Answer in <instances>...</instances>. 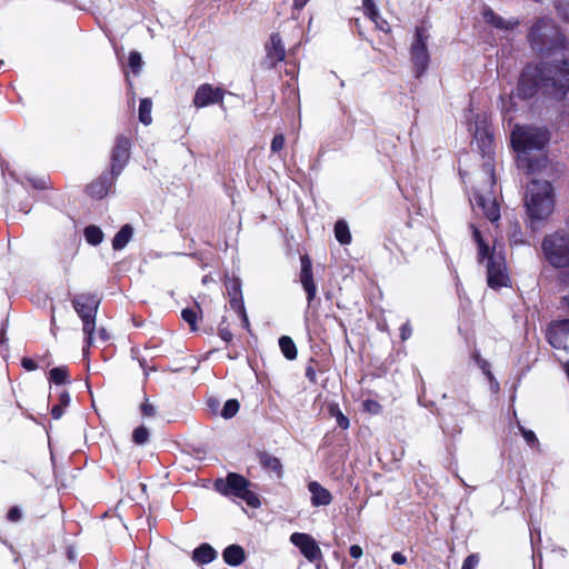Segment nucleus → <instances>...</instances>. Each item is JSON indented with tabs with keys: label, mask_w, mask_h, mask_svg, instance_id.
Instances as JSON below:
<instances>
[{
	"label": "nucleus",
	"mask_w": 569,
	"mask_h": 569,
	"mask_svg": "<svg viewBox=\"0 0 569 569\" xmlns=\"http://www.w3.org/2000/svg\"><path fill=\"white\" fill-rule=\"evenodd\" d=\"M226 289L229 297L230 307L234 309H242L244 306L242 290H241V281L238 278L228 279L226 282Z\"/></svg>",
	"instance_id": "6ab92c4d"
},
{
	"label": "nucleus",
	"mask_w": 569,
	"mask_h": 569,
	"mask_svg": "<svg viewBox=\"0 0 569 569\" xmlns=\"http://www.w3.org/2000/svg\"><path fill=\"white\" fill-rule=\"evenodd\" d=\"M541 249L546 260L553 268L569 267V236L563 232H553L547 234L542 242Z\"/></svg>",
	"instance_id": "423d86ee"
},
{
	"label": "nucleus",
	"mask_w": 569,
	"mask_h": 569,
	"mask_svg": "<svg viewBox=\"0 0 569 569\" xmlns=\"http://www.w3.org/2000/svg\"><path fill=\"white\" fill-rule=\"evenodd\" d=\"M234 311L241 317L243 328L249 330L250 322H249L244 306L242 307V309H234Z\"/></svg>",
	"instance_id": "603ef678"
},
{
	"label": "nucleus",
	"mask_w": 569,
	"mask_h": 569,
	"mask_svg": "<svg viewBox=\"0 0 569 569\" xmlns=\"http://www.w3.org/2000/svg\"><path fill=\"white\" fill-rule=\"evenodd\" d=\"M526 212L530 224L547 220L555 211L556 192L548 180L532 179L527 184Z\"/></svg>",
	"instance_id": "7ed1b4c3"
},
{
	"label": "nucleus",
	"mask_w": 569,
	"mask_h": 569,
	"mask_svg": "<svg viewBox=\"0 0 569 569\" xmlns=\"http://www.w3.org/2000/svg\"><path fill=\"white\" fill-rule=\"evenodd\" d=\"M428 30L423 26L415 29L413 41L410 47V59L413 64L416 78H420L428 69L430 56L428 51Z\"/></svg>",
	"instance_id": "0eeeda50"
},
{
	"label": "nucleus",
	"mask_w": 569,
	"mask_h": 569,
	"mask_svg": "<svg viewBox=\"0 0 569 569\" xmlns=\"http://www.w3.org/2000/svg\"><path fill=\"white\" fill-rule=\"evenodd\" d=\"M21 510L18 507H13L8 512V519L10 521L17 522L21 519Z\"/></svg>",
	"instance_id": "3c124183"
},
{
	"label": "nucleus",
	"mask_w": 569,
	"mask_h": 569,
	"mask_svg": "<svg viewBox=\"0 0 569 569\" xmlns=\"http://www.w3.org/2000/svg\"><path fill=\"white\" fill-rule=\"evenodd\" d=\"M472 359L479 369L489 378H492L490 363L483 359L478 350L472 352Z\"/></svg>",
	"instance_id": "72a5a7b5"
},
{
	"label": "nucleus",
	"mask_w": 569,
	"mask_h": 569,
	"mask_svg": "<svg viewBox=\"0 0 569 569\" xmlns=\"http://www.w3.org/2000/svg\"><path fill=\"white\" fill-rule=\"evenodd\" d=\"M140 412H141V415L143 417H154L156 416V408L149 401V399L146 398V400L140 406Z\"/></svg>",
	"instance_id": "37998d69"
},
{
	"label": "nucleus",
	"mask_w": 569,
	"mask_h": 569,
	"mask_svg": "<svg viewBox=\"0 0 569 569\" xmlns=\"http://www.w3.org/2000/svg\"><path fill=\"white\" fill-rule=\"evenodd\" d=\"M21 366L27 371H33V370H36L38 368V363L32 358H28V357H23L21 359Z\"/></svg>",
	"instance_id": "de8ad7c7"
},
{
	"label": "nucleus",
	"mask_w": 569,
	"mask_h": 569,
	"mask_svg": "<svg viewBox=\"0 0 569 569\" xmlns=\"http://www.w3.org/2000/svg\"><path fill=\"white\" fill-rule=\"evenodd\" d=\"M482 17L486 23H489L499 30H513L519 26L518 19L505 20L501 16L497 14L490 7L483 8Z\"/></svg>",
	"instance_id": "a211bd4d"
},
{
	"label": "nucleus",
	"mask_w": 569,
	"mask_h": 569,
	"mask_svg": "<svg viewBox=\"0 0 569 569\" xmlns=\"http://www.w3.org/2000/svg\"><path fill=\"white\" fill-rule=\"evenodd\" d=\"M309 0H292V9L300 11L305 8Z\"/></svg>",
	"instance_id": "13d9d810"
},
{
	"label": "nucleus",
	"mask_w": 569,
	"mask_h": 569,
	"mask_svg": "<svg viewBox=\"0 0 569 569\" xmlns=\"http://www.w3.org/2000/svg\"><path fill=\"white\" fill-rule=\"evenodd\" d=\"M279 347L283 357L288 360H295L298 356V350L295 341L289 336L279 338Z\"/></svg>",
	"instance_id": "393cba45"
},
{
	"label": "nucleus",
	"mask_w": 569,
	"mask_h": 569,
	"mask_svg": "<svg viewBox=\"0 0 569 569\" xmlns=\"http://www.w3.org/2000/svg\"><path fill=\"white\" fill-rule=\"evenodd\" d=\"M478 246V257L479 261H482L485 258L493 257V254H490V248L486 241L480 242Z\"/></svg>",
	"instance_id": "a18cd8bd"
},
{
	"label": "nucleus",
	"mask_w": 569,
	"mask_h": 569,
	"mask_svg": "<svg viewBox=\"0 0 569 569\" xmlns=\"http://www.w3.org/2000/svg\"><path fill=\"white\" fill-rule=\"evenodd\" d=\"M70 403V395L68 392V390L63 389L60 393H59V402L58 405H61L63 406L64 408L68 407Z\"/></svg>",
	"instance_id": "864d4df0"
},
{
	"label": "nucleus",
	"mask_w": 569,
	"mask_h": 569,
	"mask_svg": "<svg viewBox=\"0 0 569 569\" xmlns=\"http://www.w3.org/2000/svg\"><path fill=\"white\" fill-rule=\"evenodd\" d=\"M49 381L54 385L70 383V373L67 366L52 368L49 372Z\"/></svg>",
	"instance_id": "a878e982"
},
{
	"label": "nucleus",
	"mask_w": 569,
	"mask_h": 569,
	"mask_svg": "<svg viewBox=\"0 0 569 569\" xmlns=\"http://www.w3.org/2000/svg\"><path fill=\"white\" fill-rule=\"evenodd\" d=\"M308 489L312 495L311 498H331L330 492L317 481H310Z\"/></svg>",
	"instance_id": "f704fd0d"
},
{
	"label": "nucleus",
	"mask_w": 569,
	"mask_h": 569,
	"mask_svg": "<svg viewBox=\"0 0 569 569\" xmlns=\"http://www.w3.org/2000/svg\"><path fill=\"white\" fill-rule=\"evenodd\" d=\"M98 337L99 339L102 341V342H107L109 340V333L108 331L106 330V328L101 327L99 330H98Z\"/></svg>",
	"instance_id": "bf43d9fd"
},
{
	"label": "nucleus",
	"mask_w": 569,
	"mask_h": 569,
	"mask_svg": "<svg viewBox=\"0 0 569 569\" xmlns=\"http://www.w3.org/2000/svg\"><path fill=\"white\" fill-rule=\"evenodd\" d=\"M476 139L483 156L490 154L493 151L495 138L490 131L477 129Z\"/></svg>",
	"instance_id": "4be33fe9"
},
{
	"label": "nucleus",
	"mask_w": 569,
	"mask_h": 569,
	"mask_svg": "<svg viewBox=\"0 0 569 569\" xmlns=\"http://www.w3.org/2000/svg\"><path fill=\"white\" fill-rule=\"evenodd\" d=\"M483 170L487 174V187L483 190L475 189L472 201L488 220L497 222L500 219V208L493 196V187L496 184L495 168L487 162L483 164Z\"/></svg>",
	"instance_id": "39448f33"
},
{
	"label": "nucleus",
	"mask_w": 569,
	"mask_h": 569,
	"mask_svg": "<svg viewBox=\"0 0 569 569\" xmlns=\"http://www.w3.org/2000/svg\"><path fill=\"white\" fill-rule=\"evenodd\" d=\"M83 236L86 241L91 246H98L103 240V232L102 230L94 224H90L84 228Z\"/></svg>",
	"instance_id": "bb28decb"
},
{
	"label": "nucleus",
	"mask_w": 569,
	"mask_h": 569,
	"mask_svg": "<svg viewBox=\"0 0 569 569\" xmlns=\"http://www.w3.org/2000/svg\"><path fill=\"white\" fill-rule=\"evenodd\" d=\"M290 541L311 562L322 557L317 541L308 533L295 532L290 536Z\"/></svg>",
	"instance_id": "4468645a"
},
{
	"label": "nucleus",
	"mask_w": 569,
	"mask_h": 569,
	"mask_svg": "<svg viewBox=\"0 0 569 569\" xmlns=\"http://www.w3.org/2000/svg\"><path fill=\"white\" fill-rule=\"evenodd\" d=\"M131 139L127 136L119 134L116 138L114 146L111 150L110 171L120 176L127 166L131 154Z\"/></svg>",
	"instance_id": "1a4fd4ad"
},
{
	"label": "nucleus",
	"mask_w": 569,
	"mask_h": 569,
	"mask_svg": "<svg viewBox=\"0 0 569 569\" xmlns=\"http://www.w3.org/2000/svg\"><path fill=\"white\" fill-rule=\"evenodd\" d=\"M150 432L147 427L139 426L132 432V442L137 446H143L149 441Z\"/></svg>",
	"instance_id": "2f4dec72"
},
{
	"label": "nucleus",
	"mask_w": 569,
	"mask_h": 569,
	"mask_svg": "<svg viewBox=\"0 0 569 569\" xmlns=\"http://www.w3.org/2000/svg\"><path fill=\"white\" fill-rule=\"evenodd\" d=\"M72 307L82 320V331L84 335L83 353L91 347L94 340L96 319L101 297L93 292H82L76 295L71 300Z\"/></svg>",
	"instance_id": "20e7f679"
},
{
	"label": "nucleus",
	"mask_w": 569,
	"mask_h": 569,
	"mask_svg": "<svg viewBox=\"0 0 569 569\" xmlns=\"http://www.w3.org/2000/svg\"><path fill=\"white\" fill-rule=\"evenodd\" d=\"M63 413H64V407L63 406L58 405V403L52 406V408H51V417L54 420L60 419L63 416Z\"/></svg>",
	"instance_id": "8fccbe9b"
},
{
	"label": "nucleus",
	"mask_w": 569,
	"mask_h": 569,
	"mask_svg": "<svg viewBox=\"0 0 569 569\" xmlns=\"http://www.w3.org/2000/svg\"><path fill=\"white\" fill-rule=\"evenodd\" d=\"M128 66L133 74L138 76L140 73L143 66V61L141 54L138 51L132 50L129 52Z\"/></svg>",
	"instance_id": "7c9ffc66"
},
{
	"label": "nucleus",
	"mask_w": 569,
	"mask_h": 569,
	"mask_svg": "<svg viewBox=\"0 0 569 569\" xmlns=\"http://www.w3.org/2000/svg\"><path fill=\"white\" fill-rule=\"evenodd\" d=\"M527 41L540 57H551L560 51H569V40L561 28L550 18H538L530 27Z\"/></svg>",
	"instance_id": "f03ea898"
},
{
	"label": "nucleus",
	"mask_w": 569,
	"mask_h": 569,
	"mask_svg": "<svg viewBox=\"0 0 569 569\" xmlns=\"http://www.w3.org/2000/svg\"><path fill=\"white\" fill-rule=\"evenodd\" d=\"M218 336L222 341L226 343H231L233 340V333L229 329V327L226 325V318L223 317L221 322L218 326Z\"/></svg>",
	"instance_id": "c9c22d12"
},
{
	"label": "nucleus",
	"mask_w": 569,
	"mask_h": 569,
	"mask_svg": "<svg viewBox=\"0 0 569 569\" xmlns=\"http://www.w3.org/2000/svg\"><path fill=\"white\" fill-rule=\"evenodd\" d=\"M350 556L355 559H359L362 556V548L358 545L350 547Z\"/></svg>",
	"instance_id": "5fc2aeb1"
},
{
	"label": "nucleus",
	"mask_w": 569,
	"mask_h": 569,
	"mask_svg": "<svg viewBox=\"0 0 569 569\" xmlns=\"http://www.w3.org/2000/svg\"><path fill=\"white\" fill-rule=\"evenodd\" d=\"M198 310H200L197 305L196 308H184L181 311L182 319L190 326L191 331H197V320H198Z\"/></svg>",
	"instance_id": "c756f323"
},
{
	"label": "nucleus",
	"mask_w": 569,
	"mask_h": 569,
	"mask_svg": "<svg viewBox=\"0 0 569 569\" xmlns=\"http://www.w3.org/2000/svg\"><path fill=\"white\" fill-rule=\"evenodd\" d=\"M472 236L477 244L485 241L480 230L476 227H473Z\"/></svg>",
	"instance_id": "052dcab7"
},
{
	"label": "nucleus",
	"mask_w": 569,
	"mask_h": 569,
	"mask_svg": "<svg viewBox=\"0 0 569 569\" xmlns=\"http://www.w3.org/2000/svg\"><path fill=\"white\" fill-rule=\"evenodd\" d=\"M328 412L331 417L336 418L338 427H340L343 430L349 428V418L346 415H343L338 403H330L328 406Z\"/></svg>",
	"instance_id": "c85d7f7f"
},
{
	"label": "nucleus",
	"mask_w": 569,
	"mask_h": 569,
	"mask_svg": "<svg viewBox=\"0 0 569 569\" xmlns=\"http://www.w3.org/2000/svg\"><path fill=\"white\" fill-rule=\"evenodd\" d=\"M31 183L36 189H39V190H44L48 188V183L44 179H34V180H31Z\"/></svg>",
	"instance_id": "6e6d98bb"
},
{
	"label": "nucleus",
	"mask_w": 569,
	"mask_h": 569,
	"mask_svg": "<svg viewBox=\"0 0 569 569\" xmlns=\"http://www.w3.org/2000/svg\"><path fill=\"white\" fill-rule=\"evenodd\" d=\"M331 317L333 320L338 321L337 316H327V318Z\"/></svg>",
	"instance_id": "774afa93"
},
{
	"label": "nucleus",
	"mask_w": 569,
	"mask_h": 569,
	"mask_svg": "<svg viewBox=\"0 0 569 569\" xmlns=\"http://www.w3.org/2000/svg\"><path fill=\"white\" fill-rule=\"evenodd\" d=\"M244 502H246V506H241V508L249 516H251L249 512V509H256L261 506V500H244Z\"/></svg>",
	"instance_id": "09e8293b"
},
{
	"label": "nucleus",
	"mask_w": 569,
	"mask_h": 569,
	"mask_svg": "<svg viewBox=\"0 0 569 569\" xmlns=\"http://www.w3.org/2000/svg\"><path fill=\"white\" fill-rule=\"evenodd\" d=\"M152 101L150 98H143L139 104V120L144 126H149L152 122Z\"/></svg>",
	"instance_id": "cd10ccee"
},
{
	"label": "nucleus",
	"mask_w": 569,
	"mask_h": 569,
	"mask_svg": "<svg viewBox=\"0 0 569 569\" xmlns=\"http://www.w3.org/2000/svg\"><path fill=\"white\" fill-rule=\"evenodd\" d=\"M266 63L269 69H274L278 63L286 59V47L283 44L281 34L272 32L269 41L264 44Z\"/></svg>",
	"instance_id": "ddd939ff"
},
{
	"label": "nucleus",
	"mask_w": 569,
	"mask_h": 569,
	"mask_svg": "<svg viewBox=\"0 0 569 569\" xmlns=\"http://www.w3.org/2000/svg\"><path fill=\"white\" fill-rule=\"evenodd\" d=\"M412 335V328L409 323V321L405 322L401 327H400V338L402 341H406L407 339H409Z\"/></svg>",
	"instance_id": "49530a36"
},
{
	"label": "nucleus",
	"mask_w": 569,
	"mask_h": 569,
	"mask_svg": "<svg viewBox=\"0 0 569 569\" xmlns=\"http://www.w3.org/2000/svg\"><path fill=\"white\" fill-rule=\"evenodd\" d=\"M223 561L232 567L240 566L246 560V553L241 546L230 545L222 552Z\"/></svg>",
	"instance_id": "aec40b11"
},
{
	"label": "nucleus",
	"mask_w": 569,
	"mask_h": 569,
	"mask_svg": "<svg viewBox=\"0 0 569 569\" xmlns=\"http://www.w3.org/2000/svg\"><path fill=\"white\" fill-rule=\"evenodd\" d=\"M392 561L397 565H405L407 561V558L401 552H395L392 555Z\"/></svg>",
	"instance_id": "4d7b16f0"
},
{
	"label": "nucleus",
	"mask_w": 569,
	"mask_h": 569,
	"mask_svg": "<svg viewBox=\"0 0 569 569\" xmlns=\"http://www.w3.org/2000/svg\"><path fill=\"white\" fill-rule=\"evenodd\" d=\"M219 402L216 400V399H209L208 400V406L212 409H214L216 407H218Z\"/></svg>",
	"instance_id": "e2e57ef3"
},
{
	"label": "nucleus",
	"mask_w": 569,
	"mask_h": 569,
	"mask_svg": "<svg viewBox=\"0 0 569 569\" xmlns=\"http://www.w3.org/2000/svg\"><path fill=\"white\" fill-rule=\"evenodd\" d=\"M252 483L242 475L237 472H229L226 478H218L214 480V489L222 496L234 498H258L257 495L250 490Z\"/></svg>",
	"instance_id": "6e6552de"
},
{
	"label": "nucleus",
	"mask_w": 569,
	"mask_h": 569,
	"mask_svg": "<svg viewBox=\"0 0 569 569\" xmlns=\"http://www.w3.org/2000/svg\"><path fill=\"white\" fill-rule=\"evenodd\" d=\"M561 303L569 308V295L561 298Z\"/></svg>",
	"instance_id": "0e129e2a"
},
{
	"label": "nucleus",
	"mask_w": 569,
	"mask_h": 569,
	"mask_svg": "<svg viewBox=\"0 0 569 569\" xmlns=\"http://www.w3.org/2000/svg\"><path fill=\"white\" fill-rule=\"evenodd\" d=\"M299 281L306 292L308 306H310L317 297L318 289L313 278L312 260L308 253L300 256Z\"/></svg>",
	"instance_id": "f8f14e48"
},
{
	"label": "nucleus",
	"mask_w": 569,
	"mask_h": 569,
	"mask_svg": "<svg viewBox=\"0 0 569 569\" xmlns=\"http://www.w3.org/2000/svg\"><path fill=\"white\" fill-rule=\"evenodd\" d=\"M256 457L260 467L271 477L277 479H281L283 477V466L278 457L267 450H257Z\"/></svg>",
	"instance_id": "f3484780"
},
{
	"label": "nucleus",
	"mask_w": 569,
	"mask_h": 569,
	"mask_svg": "<svg viewBox=\"0 0 569 569\" xmlns=\"http://www.w3.org/2000/svg\"><path fill=\"white\" fill-rule=\"evenodd\" d=\"M119 176L112 171H103L99 177L93 179L84 188V192L88 197L97 200H101L108 196L111 189L114 187Z\"/></svg>",
	"instance_id": "9b49d317"
},
{
	"label": "nucleus",
	"mask_w": 569,
	"mask_h": 569,
	"mask_svg": "<svg viewBox=\"0 0 569 569\" xmlns=\"http://www.w3.org/2000/svg\"><path fill=\"white\" fill-rule=\"evenodd\" d=\"M363 11L366 16L370 19L372 17H378V8L373 0H362Z\"/></svg>",
	"instance_id": "a19ab883"
},
{
	"label": "nucleus",
	"mask_w": 569,
	"mask_h": 569,
	"mask_svg": "<svg viewBox=\"0 0 569 569\" xmlns=\"http://www.w3.org/2000/svg\"><path fill=\"white\" fill-rule=\"evenodd\" d=\"M133 234V228L131 224H124L120 228V230L116 233L112 239V248L113 250H122L128 242L131 240Z\"/></svg>",
	"instance_id": "5701e85b"
},
{
	"label": "nucleus",
	"mask_w": 569,
	"mask_h": 569,
	"mask_svg": "<svg viewBox=\"0 0 569 569\" xmlns=\"http://www.w3.org/2000/svg\"><path fill=\"white\" fill-rule=\"evenodd\" d=\"M228 358H229V359H236V358H237V356H233V355L229 353V355H228Z\"/></svg>",
	"instance_id": "338daca9"
},
{
	"label": "nucleus",
	"mask_w": 569,
	"mask_h": 569,
	"mask_svg": "<svg viewBox=\"0 0 569 569\" xmlns=\"http://www.w3.org/2000/svg\"><path fill=\"white\" fill-rule=\"evenodd\" d=\"M335 238L337 241L342 244L347 246L351 243L352 236L349 229V226L346 220L339 219L336 221L333 227Z\"/></svg>",
	"instance_id": "b1692460"
},
{
	"label": "nucleus",
	"mask_w": 569,
	"mask_h": 569,
	"mask_svg": "<svg viewBox=\"0 0 569 569\" xmlns=\"http://www.w3.org/2000/svg\"><path fill=\"white\" fill-rule=\"evenodd\" d=\"M519 429L521 431L523 439L530 447H536L539 445V440L532 430H528L521 426L519 427Z\"/></svg>",
	"instance_id": "ea45409f"
},
{
	"label": "nucleus",
	"mask_w": 569,
	"mask_h": 569,
	"mask_svg": "<svg viewBox=\"0 0 569 569\" xmlns=\"http://www.w3.org/2000/svg\"><path fill=\"white\" fill-rule=\"evenodd\" d=\"M217 558V551L209 545L202 543L192 552V560L198 565H207Z\"/></svg>",
	"instance_id": "412c9836"
},
{
	"label": "nucleus",
	"mask_w": 569,
	"mask_h": 569,
	"mask_svg": "<svg viewBox=\"0 0 569 569\" xmlns=\"http://www.w3.org/2000/svg\"><path fill=\"white\" fill-rule=\"evenodd\" d=\"M318 361L315 358H310L305 371L306 378L312 385L317 383V371L315 367Z\"/></svg>",
	"instance_id": "e433bc0d"
},
{
	"label": "nucleus",
	"mask_w": 569,
	"mask_h": 569,
	"mask_svg": "<svg viewBox=\"0 0 569 569\" xmlns=\"http://www.w3.org/2000/svg\"><path fill=\"white\" fill-rule=\"evenodd\" d=\"M239 409V401L237 399H229L226 401L221 410V417H223L224 419H231L238 413Z\"/></svg>",
	"instance_id": "473e14b6"
},
{
	"label": "nucleus",
	"mask_w": 569,
	"mask_h": 569,
	"mask_svg": "<svg viewBox=\"0 0 569 569\" xmlns=\"http://www.w3.org/2000/svg\"><path fill=\"white\" fill-rule=\"evenodd\" d=\"M362 409L368 413L379 415L382 411V406L377 400L366 399L362 402Z\"/></svg>",
	"instance_id": "4c0bfd02"
},
{
	"label": "nucleus",
	"mask_w": 569,
	"mask_h": 569,
	"mask_svg": "<svg viewBox=\"0 0 569 569\" xmlns=\"http://www.w3.org/2000/svg\"><path fill=\"white\" fill-rule=\"evenodd\" d=\"M478 563H479L478 555H470L463 560L461 569H477Z\"/></svg>",
	"instance_id": "c03bdc74"
},
{
	"label": "nucleus",
	"mask_w": 569,
	"mask_h": 569,
	"mask_svg": "<svg viewBox=\"0 0 569 569\" xmlns=\"http://www.w3.org/2000/svg\"><path fill=\"white\" fill-rule=\"evenodd\" d=\"M226 90L221 87H213L210 83L200 84L193 96V106L197 109L206 108L212 104L223 107Z\"/></svg>",
	"instance_id": "9d476101"
},
{
	"label": "nucleus",
	"mask_w": 569,
	"mask_h": 569,
	"mask_svg": "<svg viewBox=\"0 0 569 569\" xmlns=\"http://www.w3.org/2000/svg\"><path fill=\"white\" fill-rule=\"evenodd\" d=\"M330 502V500H320V499H317V500H312V505L315 507H319V506H326Z\"/></svg>",
	"instance_id": "680f3d73"
},
{
	"label": "nucleus",
	"mask_w": 569,
	"mask_h": 569,
	"mask_svg": "<svg viewBox=\"0 0 569 569\" xmlns=\"http://www.w3.org/2000/svg\"><path fill=\"white\" fill-rule=\"evenodd\" d=\"M569 336V318L552 320L546 330V338L555 349L565 347L566 338Z\"/></svg>",
	"instance_id": "2eb2a0df"
},
{
	"label": "nucleus",
	"mask_w": 569,
	"mask_h": 569,
	"mask_svg": "<svg viewBox=\"0 0 569 569\" xmlns=\"http://www.w3.org/2000/svg\"><path fill=\"white\" fill-rule=\"evenodd\" d=\"M551 131L542 126L519 124L511 130L510 143L517 152V166L528 174L545 169L549 162L547 147L551 140Z\"/></svg>",
	"instance_id": "f257e3e1"
},
{
	"label": "nucleus",
	"mask_w": 569,
	"mask_h": 569,
	"mask_svg": "<svg viewBox=\"0 0 569 569\" xmlns=\"http://www.w3.org/2000/svg\"><path fill=\"white\" fill-rule=\"evenodd\" d=\"M565 372H566V375H567V377H568V379H569V362H567V363L565 365Z\"/></svg>",
	"instance_id": "69168bd1"
},
{
	"label": "nucleus",
	"mask_w": 569,
	"mask_h": 569,
	"mask_svg": "<svg viewBox=\"0 0 569 569\" xmlns=\"http://www.w3.org/2000/svg\"><path fill=\"white\" fill-rule=\"evenodd\" d=\"M284 147V136L282 133H277L273 136L271 140V151L273 153L280 152Z\"/></svg>",
	"instance_id": "79ce46f5"
},
{
	"label": "nucleus",
	"mask_w": 569,
	"mask_h": 569,
	"mask_svg": "<svg viewBox=\"0 0 569 569\" xmlns=\"http://www.w3.org/2000/svg\"><path fill=\"white\" fill-rule=\"evenodd\" d=\"M487 281L491 289L508 287L510 281L508 274L506 273L503 263L501 261H497L495 257H489L488 260Z\"/></svg>",
	"instance_id": "dca6fc26"
},
{
	"label": "nucleus",
	"mask_w": 569,
	"mask_h": 569,
	"mask_svg": "<svg viewBox=\"0 0 569 569\" xmlns=\"http://www.w3.org/2000/svg\"><path fill=\"white\" fill-rule=\"evenodd\" d=\"M370 20L376 24V28L385 33H391V27L389 22L383 19L379 13L378 17H372Z\"/></svg>",
	"instance_id": "58836bf2"
}]
</instances>
